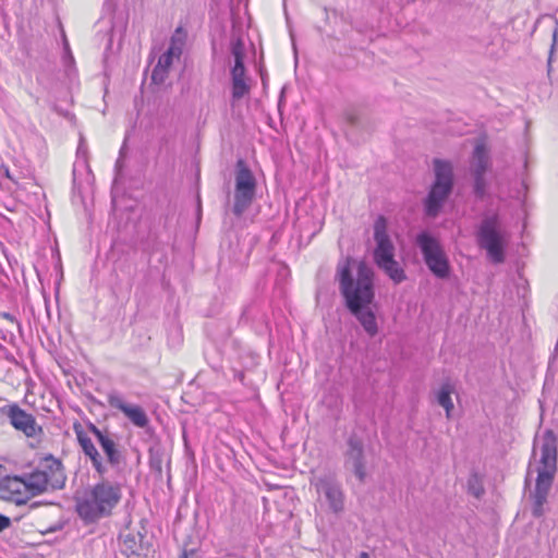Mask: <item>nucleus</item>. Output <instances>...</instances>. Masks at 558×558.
I'll use <instances>...</instances> for the list:
<instances>
[{
  "label": "nucleus",
  "instance_id": "8",
  "mask_svg": "<svg viewBox=\"0 0 558 558\" xmlns=\"http://www.w3.org/2000/svg\"><path fill=\"white\" fill-rule=\"evenodd\" d=\"M0 413L9 420L16 430L28 438L38 437L43 434V428L37 424L34 415L21 409L16 403L0 408Z\"/></svg>",
  "mask_w": 558,
  "mask_h": 558
},
{
  "label": "nucleus",
  "instance_id": "18",
  "mask_svg": "<svg viewBox=\"0 0 558 558\" xmlns=\"http://www.w3.org/2000/svg\"><path fill=\"white\" fill-rule=\"evenodd\" d=\"M24 476L26 480V488L31 497L41 495L51 489L47 477H45L37 468Z\"/></svg>",
  "mask_w": 558,
  "mask_h": 558
},
{
  "label": "nucleus",
  "instance_id": "17",
  "mask_svg": "<svg viewBox=\"0 0 558 558\" xmlns=\"http://www.w3.org/2000/svg\"><path fill=\"white\" fill-rule=\"evenodd\" d=\"M244 63L233 64L231 69V81H232V98L233 100H240L246 94L250 93V85L245 76Z\"/></svg>",
  "mask_w": 558,
  "mask_h": 558
},
{
  "label": "nucleus",
  "instance_id": "26",
  "mask_svg": "<svg viewBox=\"0 0 558 558\" xmlns=\"http://www.w3.org/2000/svg\"><path fill=\"white\" fill-rule=\"evenodd\" d=\"M124 545L126 547L128 550H130L131 554H136V550H137V544L135 542V538L132 536H126L125 539H124Z\"/></svg>",
  "mask_w": 558,
  "mask_h": 558
},
{
  "label": "nucleus",
  "instance_id": "6",
  "mask_svg": "<svg viewBox=\"0 0 558 558\" xmlns=\"http://www.w3.org/2000/svg\"><path fill=\"white\" fill-rule=\"evenodd\" d=\"M257 189V181L243 159H239L234 171V192L232 213L241 217L252 205Z\"/></svg>",
  "mask_w": 558,
  "mask_h": 558
},
{
  "label": "nucleus",
  "instance_id": "11",
  "mask_svg": "<svg viewBox=\"0 0 558 558\" xmlns=\"http://www.w3.org/2000/svg\"><path fill=\"white\" fill-rule=\"evenodd\" d=\"M344 465L354 472L360 482L365 481L366 468L363 442L355 436L348 439Z\"/></svg>",
  "mask_w": 558,
  "mask_h": 558
},
{
  "label": "nucleus",
  "instance_id": "14",
  "mask_svg": "<svg viewBox=\"0 0 558 558\" xmlns=\"http://www.w3.org/2000/svg\"><path fill=\"white\" fill-rule=\"evenodd\" d=\"M88 430L95 436L96 440L100 445L101 449L104 450L108 462L112 466H118L122 462V453L118 449V445L114 441V438L112 434H110L108 430H101L96 425L89 424Z\"/></svg>",
  "mask_w": 558,
  "mask_h": 558
},
{
  "label": "nucleus",
  "instance_id": "4",
  "mask_svg": "<svg viewBox=\"0 0 558 558\" xmlns=\"http://www.w3.org/2000/svg\"><path fill=\"white\" fill-rule=\"evenodd\" d=\"M476 239L478 246L486 251L487 257L493 263H504L508 235L507 232L501 229L497 214L483 218L476 233Z\"/></svg>",
  "mask_w": 558,
  "mask_h": 558
},
{
  "label": "nucleus",
  "instance_id": "31",
  "mask_svg": "<svg viewBox=\"0 0 558 558\" xmlns=\"http://www.w3.org/2000/svg\"><path fill=\"white\" fill-rule=\"evenodd\" d=\"M37 505H38L37 502H33V505L31 507L35 508V507H37Z\"/></svg>",
  "mask_w": 558,
  "mask_h": 558
},
{
  "label": "nucleus",
  "instance_id": "13",
  "mask_svg": "<svg viewBox=\"0 0 558 558\" xmlns=\"http://www.w3.org/2000/svg\"><path fill=\"white\" fill-rule=\"evenodd\" d=\"M108 403L110 407L121 411L134 426L140 428L148 426L149 418L142 407L124 402L123 398L118 393H110L108 396Z\"/></svg>",
  "mask_w": 558,
  "mask_h": 558
},
{
  "label": "nucleus",
  "instance_id": "1",
  "mask_svg": "<svg viewBox=\"0 0 558 558\" xmlns=\"http://www.w3.org/2000/svg\"><path fill=\"white\" fill-rule=\"evenodd\" d=\"M336 278L347 308L360 322L365 332H378L375 313L369 305L375 298L374 272L365 263L345 258L338 264Z\"/></svg>",
  "mask_w": 558,
  "mask_h": 558
},
{
  "label": "nucleus",
  "instance_id": "15",
  "mask_svg": "<svg viewBox=\"0 0 558 558\" xmlns=\"http://www.w3.org/2000/svg\"><path fill=\"white\" fill-rule=\"evenodd\" d=\"M37 469L45 477H47L48 484L52 490L63 487L65 475L60 460L48 454L39 461Z\"/></svg>",
  "mask_w": 558,
  "mask_h": 558
},
{
  "label": "nucleus",
  "instance_id": "29",
  "mask_svg": "<svg viewBox=\"0 0 558 558\" xmlns=\"http://www.w3.org/2000/svg\"><path fill=\"white\" fill-rule=\"evenodd\" d=\"M473 494L476 496V497H480L481 494H482V490L480 489L478 492H473Z\"/></svg>",
  "mask_w": 558,
  "mask_h": 558
},
{
  "label": "nucleus",
  "instance_id": "21",
  "mask_svg": "<svg viewBox=\"0 0 558 558\" xmlns=\"http://www.w3.org/2000/svg\"><path fill=\"white\" fill-rule=\"evenodd\" d=\"M380 269L385 271V274L395 282L401 283L405 280L407 276L403 268L400 264L395 259V257L389 258L388 262H380L376 264Z\"/></svg>",
  "mask_w": 558,
  "mask_h": 558
},
{
  "label": "nucleus",
  "instance_id": "5",
  "mask_svg": "<svg viewBox=\"0 0 558 558\" xmlns=\"http://www.w3.org/2000/svg\"><path fill=\"white\" fill-rule=\"evenodd\" d=\"M435 181L425 199V213L429 217H436L453 187V167L447 160L435 159Z\"/></svg>",
  "mask_w": 558,
  "mask_h": 558
},
{
  "label": "nucleus",
  "instance_id": "32",
  "mask_svg": "<svg viewBox=\"0 0 558 558\" xmlns=\"http://www.w3.org/2000/svg\"><path fill=\"white\" fill-rule=\"evenodd\" d=\"M184 558H186V556H184Z\"/></svg>",
  "mask_w": 558,
  "mask_h": 558
},
{
  "label": "nucleus",
  "instance_id": "9",
  "mask_svg": "<svg viewBox=\"0 0 558 558\" xmlns=\"http://www.w3.org/2000/svg\"><path fill=\"white\" fill-rule=\"evenodd\" d=\"M318 495L324 496L329 509L333 513H340L344 509V494L340 483L333 475L325 474L312 481Z\"/></svg>",
  "mask_w": 558,
  "mask_h": 558
},
{
  "label": "nucleus",
  "instance_id": "2",
  "mask_svg": "<svg viewBox=\"0 0 558 558\" xmlns=\"http://www.w3.org/2000/svg\"><path fill=\"white\" fill-rule=\"evenodd\" d=\"M557 438L553 430H546L539 439L534 441L533 459L530 462L529 474L537 473L535 489L533 493L532 514L539 518L544 514V505L554 483L557 472Z\"/></svg>",
  "mask_w": 558,
  "mask_h": 558
},
{
  "label": "nucleus",
  "instance_id": "3",
  "mask_svg": "<svg viewBox=\"0 0 558 558\" xmlns=\"http://www.w3.org/2000/svg\"><path fill=\"white\" fill-rule=\"evenodd\" d=\"M122 497L121 486L109 481H101L76 500V512L85 524L98 522L111 515Z\"/></svg>",
  "mask_w": 558,
  "mask_h": 558
},
{
  "label": "nucleus",
  "instance_id": "22",
  "mask_svg": "<svg viewBox=\"0 0 558 558\" xmlns=\"http://www.w3.org/2000/svg\"><path fill=\"white\" fill-rule=\"evenodd\" d=\"M453 390V385L450 381H446L441 385L439 391L437 392V402L445 409L446 416L448 418L451 416V411L453 410V402L451 399V393Z\"/></svg>",
  "mask_w": 558,
  "mask_h": 558
},
{
  "label": "nucleus",
  "instance_id": "12",
  "mask_svg": "<svg viewBox=\"0 0 558 558\" xmlns=\"http://www.w3.org/2000/svg\"><path fill=\"white\" fill-rule=\"evenodd\" d=\"M0 497L17 506L26 505L32 497L26 488L25 476L5 477L0 483Z\"/></svg>",
  "mask_w": 558,
  "mask_h": 558
},
{
  "label": "nucleus",
  "instance_id": "23",
  "mask_svg": "<svg viewBox=\"0 0 558 558\" xmlns=\"http://www.w3.org/2000/svg\"><path fill=\"white\" fill-rule=\"evenodd\" d=\"M186 40V32L181 27H177L173 35L170 38V44L168 49L166 50L170 54L177 57V59H180L183 47L185 45Z\"/></svg>",
  "mask_w": 558,
  "mask_h": 558
},
{
  "label": "nucleus",
  "instance_id": "24",
  "mask_svg": "<svg viewBox=\"0 0 558 558\" xmlns=\"http://www.w3.org/2000/svg\"><path fill=\"white\" fill-rule=\"evenodd\" d=\"M231 53L234 59V64H238V62L244 63L245 45L241 37H236L231 40Z\"/></svg>",
  "mask_w": 558,
  "mask_h": 558
},
{
  "label": "nucleus",
  "instance_id": "28",
  "mask_svg": "<svg viewBox=\"0 0 558 558\" xmlns=\"http://www.w3.org/2000/svg\"><path fill=\"white\" fill-rule=\"evenodd\" d=\"M359 558H371L366 551L360 554Z\"/></svg>",
  "mask_w": 558,
  "mask_h": 558
},
{
  "label": "nucleus",
  "instance_id": "27",
  "mask_svg": "<svg viewBox=\"0 0 558 558\" xmlns=\"http://www.w3.org/2000/svg\"><path fill=\"white\" fill-rule=\"evenodd\" d=\"M11 524V520L10 518L3 515V514H0V533L8 529Z\"/></svg>",
  "mask_w": 558,
  "mask_h": 558
},
{
  "label": "nucleus",
  "instance_id": "20",
  "mask_svg": "<svg viewBox=\"0 0 558 558\" xmlns=\"http://www.w3.org/2000/svg\"><path fill=\"white\" fill-rule=\"evenodd\" d=\"M489 165V158L483 144H477L474 148L471 160L472 174H485Z\"/></svg>",
  "mask_w": 558,
  "mask_h": 558
},
{
  "label": "nucleus",
  "instance_id": "7",
  "mask_svg": "<svg viewBox=\"0 0 558 558\" xmlns=\"http://www.w3.org/2000/svg\"><path fill=\"white\" fill-rule=\"evenodd\" d=\"M416 245L420 247L428 269L439 279H446L450 274L448 257L439 241L428 232L416 235Z\"/></svg>",
  "mask_w": 558,
  "mask_h": 558
},
{
  "label": "nucleus",
  "instance_id": "19",
  "mask_svg": "<svg viewBox=\"0 0 558 558\" xmlns=\"http://www.w3.org/2000/svg\"><path fill=\"white\" fill-rule=\"evenodd\" d=\"M174 59H177V57L167 51L159 57L151 73V81L155 84H162L166 81Z\"/></svg>",
  "mask_w": 558,
  "mask_h": 558
},
{
  "label": "nucleus",
  "instance_id": "16",
  "mask_svg": "<svg viewBox=\"0 0 558 558\" xmlns=\"http://www.w3.org/2000/svg\"><path fill=\"white\" fill-rule=\"evenodd\" d=\"M76 437L82 451L87 458H89L94 469L99 473V475H104L107 472V466L105 465L102 458L90 437H88L83 430H76Z\"/></svg>",
  "mask_w": 558,
  "mask_h": 558
},
{
  "label": "nucleus",
  "instance_id": "30",
  "mask_svg": "<svg viewBox=\"0 0 558 558\" xmlns=\"http://www.w3.org/2000/svg\"><path fill=\"white\" fill-rule=\"evenodd\" d=\"M116 167H120V158L117 160Z\"/></svg>",
  "mask_w": 558,
  "mask_h": 558
},
{
  "label": "nucleus",
  "instance_id": "10",
  "mask_svg": "<svg viewBox=\"0 0 558 558\" xmlns=\"http://www.w3.org/2000/svg\"><path fill=\"white\" fill-rule=\"evenodd\" d=\"M374 260L376 264L388 262L395 257V245L388 234V223L384 216H379L374 222Z\"/></svg>",
  "mask_w": 558,
  "mask_h": 558
},
{
  "label": "nucleus",
  "instance_id": "25",
  "mask_svg": "<svg viewBox=\"0 0 558 558\" xmlns=\"http://www.w3.org/2000/svg\"><path fill=\"white\" fill-rule=\"evenodd\" d=\"M474 179V194L476 197L483 198L486 194L487 183L485 180V174H472Z\"/></svg>",
  "mask_w": 558,
  "mask_h": 558
}]
</instances>
